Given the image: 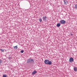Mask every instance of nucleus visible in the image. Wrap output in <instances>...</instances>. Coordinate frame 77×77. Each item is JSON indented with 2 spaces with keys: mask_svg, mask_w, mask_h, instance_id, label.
Listing matches in <instances>:
<instances>
[{
  "mask_svg": "<svg viewBox=\"0 0 77 77\" xmlns=\"http://www.w3.org/2000/svg\"><path fill=\"white\" fill-rule=\"evenodd\" d=\"M65 23H66V22L63 20H62L60 21V23L61 24H65Z\"/></svg>",
  "mask_w": 77,
  "mask_h": 77,
  "instance_id": "20e7f679",
  "label": "nucleus"
},
{
  "mask_svg": "<svg viewBox=\"0 0 77 77\" xmlns=\"http://www.w3.org/2000/svg\"><path fill=\"white\" fill-rule=\"evenodd\" d=\"M21 53H24V51L23 50H22L20 51Z\"/></svg>",
  "mask_w": 77,
  "mask_h": 77,
  "instance_id": "dca6fc26",
  "label": "nucleus"
},
{
  "mask_svg": "<svg viewBox=\"0 0 77 77\" xmlns=\"http://www.w3.org/2000/svg\"><path fill=\"white\" fill-rule=\"evenodd\" d=\"M57 27H60V24L59 23H57Z\"/></svg>",
  "mask_w": 77,
  "mask_h": 77,
  "instance_id": "9d476101",
  "label": "nucleus"
},
{
  "mask_svg": "<svg viewBox=\"0 0 77 77\" xmlns=\"http://www.w3.org/2000/svg\"><path fill=\"white\" fill-rule=\"evenodd\" d=\"M44 62L45 64H47L48 65H51L52 64V62L51 61H49L48 60H45Z\"/></svg>",
  "mask_w": 77,
  "mask_h": 77,
  "instance_id": "f257e3e1",
  "label": "nucleus"
},
{
  "mask_svg": "<svg viewBox=\"0 0 77 77\" xmlns=\"http://www.w3.org/2000/svg\"><path fill=\"white\" fill-rule=\"evenodd\" d=\"M39 21L40 22H42V19L40 18V19H39Z\"/></svg>",
  "mask_w": 77,
  "mask_h": 77,
  "instance_id": "4468645a",
  "label": "nucleus"
},
{
  "mask_svg": "<svg viewBox=\"0 0 77 77\" xmlns=\"http://www.w3.org/2000/svg\"><path fill=\"white\" fill-rule=\"evenodd\" d=\"M27 63H34V60L32 59L28 60L27 61Z\"/></svg>",
  "mask_w": 77,
  "mask_h": 77,
  "instance_id": "f03ea898",
  "label": "nucleus"
},
{
  "mask_svg": "<svg viewBox=\"0 0 77 77\" xmlns=\"http://www.w3.org/2000/svg\"><path fill=\"white\" fill-rule=\"evenodd\" d=\"M74 71L76 72L77 71V67H75L74 68Z\"/></svg>",
  "mask_w": 77,
  "mask_h": 77,
  "instance_id": "6e6552de",
  "label": "nucleus"
},
{
  "mask_svg": "<svg viewBox=\"0 0 77 77\" xmlns=\"http://www.w3.org/2000/svg\"><path fill=\"white\" fill-rule=\"evenodd\" d=\"M74 60V59L72 58V57L70 58L69 61L70 62H73V61Z\"/></svg>",
  "mask_w": 77,
  "mask_h": 77,
  "instance_id": "7ed1b4c3",
  "label": "nucleus"
},
{
  "mask_svg": "<svg viewBox=\"0 0 77 77\" xmlns=\"http://www.w3.org/2000/svg\"><path fill=\"white\" fill-rule=\"evenodd\" d=\"M0 50L1 51V52H4V50L2 49H0Z\"/></svg>",
  "mask_w": 77,
  "mask_h": 77,
  "instance_id": "9b49d317",
  "label": "nucleus"
},
{
  "mask_svg": "<svg viewBox=\"0 0 77 77\" xmlns=\"http://www.w3.org/2000/svg\"><path fill=\"white\" fill-rule=\"evenodd\" d=\"M75 8L76 9H77V4L75 5Z\"/></svg>",
  "mask_w": 77,
  "mask_h": 77,
  "instance_id": "f8f14e48",
  "label": "nucleus"
},
{
  "mask_svg": "<svg viewBox=\"0 0 77 77\" xmlns=\"http://www.w3.org/2000/svg\"><path fill=\"white\" fill-rule=\"evenodd\" d=\"M43 21H45L47 20V17L46 16L43 17Z\"/></svg>",
  "mask_w": 77,
  "mask_h": 77,
  "instance_id": "423d86ee",
  "label": "nucleus"
},
{
  "mask_svg": "<svg viewBox=\"0 0 77 77\" xmlns=\"http://www.w3.org/2000/svg\"><path fill=\"white\" fill-rule=\"evenodd\" d=\"M7 75L4 74L3 75V77H7Z\"/></svg>",
  "mask_w": 77,
  "mask_h": 77,
  "instance_id": "ddd939ff",
  "label": "nucleus"
},
{
  "mask_svg": "<svg viewBox=\"0 0 77 77\" xmlns=\"http://www.w3.org/2000/svg\"><path fill=\"white\" fill-rule=\"evenodd\" d=\"M3 62V61L1 60H0V64H1V63H2V62Z\"/></svg>",
  "mask_w": 77,
  "mask_h": 77,
  "instance_id": "2eb2a0df",
  "label": "nucleus"
},
{
  "mask_svg": "<svg viewBox=\"0 0 77 77\" xmlns=\"http://www.w3.org/2000/svg\"><path fill=\"white\" fill-rule=\"evenodd\" d=\"M13 48L15 50H17V48H18V47H17V46H14L13 47Z\"/></svg>",
  "mask_w": 77,
  "mask_h": 77,
  "instance_id": "1a4fd4ad",
  "label": "nucleus"
},
{
  "mask_svg": "<svg viewBox=\"0 0 77 77\" xmlns=\"http://www.w3.org/2000/svg\"><path fill=\"white\" fill-rule=\"evenodd\" d=\"M63 1L64 2V5H67V4H68V1L66 0H64Z\"/></svg>",
  "mask_w": 77,
  "mask_h": 77,
  "instance_id": "39448f33",
  "label": "nucleus"
},
{
  "mask_svg": "<svg viewBox=\"0 0 77 77\" xmlns=\"http://www.w3.org/2000/svg\"><path fill=\"white\" fill-rule=\"evenodd\" d=\"M36 73H37V71H34L32 73V75H34V74H35Z\"/></svg>",
  "mask_w": 77,
  "mask_h": 77,
  "instance_id": "0eeeda50",
  "label": "nucleus"
}]
</instances>
